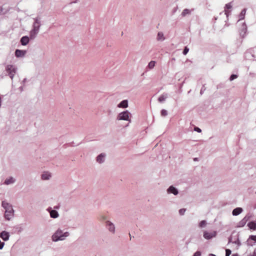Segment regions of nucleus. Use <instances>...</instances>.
Masks as SVG:
<instances>
[{
  "instance_id": "cd10ccee",
  "label": "nucleus",
  "mask_w": 256,
  "mask_h": 256,
  "mask_svg": "<svg viewBox=\"0 0 256 256\" xmlns=\"http://www.w3.org/2000/svg\"><path fill=\"white\" fill-rule=\"evenodd\" d=\"M167 111L165 110H162L161 111V115L163 116H166L167 115Z\"/></svg>"
},
{
  "instance_id": "a878e982",
  "label": "nucleus",
  "mask_w": 256,
  "mask_h": 256,
  "mask_svg": "<svg viewBox=\"0 0 256 256\" xmlns=\"http://www.w3.org/2000/svg\"><path fill=\"white\" fill-rule=\"evenodd\" d=\"M190 13V11L188 9H185L183 10V12H182V16H185L186 15L188 14H189Z\"/></svg>"
},
{
  "instance_id": "393cba45",
  "label": "nucleus",
  "mask_w": 256,
  "mask_h": 256,
  "mask_svg": "<svg viewBox=\"0 0 256 256\" xmlns=\"http://www.w3.org/2000/svg\"><path fill=\"white\" fill-rule=\"evenodd\" d=\"M156 62L155 61H151L149 62L148 67L150 69H152L154 68L155 66Z\"/></svg>"
},
{
  "instance_id": "7c9ffc66",
  "label": "nucleus",
  "mask_w": 256,
  "mask_h": 256,
  "mask_svg": "<svg viewBox=\"0 0 256 256\" xmlns=\"http://www.w3.org/2000/svg\"><path fill=\"white\" fill-rule=\"evenodd\" d=\"M188 50H189L188 48H187L186 46L185 47V48L183 51L184 54L186 55L188 54Z\"/></svg>"
},
{
  "instance_id": "2eb2a0df",
  "label": "nucleus",
  "mask_w": 256,
  "mask_h": 256,
  "mask_svg": "<svg viewBox=\"0 0 256 256\" xmlns=\"http://www.w3.org/2000/svg\"><path fill=\"white\" fill-rule=\"evenodd\" d=\"M128 106V102L127 100H124L121 102L118 105V107L126 108Z\"/></svg>"
},
{
  "instance_id": "4c0bfd02",
  "label": "nucleus",
  "mask_w": 256,
  "mask_h": 256,
  "mask_svg": "<svg viewBox=\"0 0 256 256\" xmlns=\"http://www.w3.org/2000/svg\"><path fill=\"white\" fill-rule=\"evenodd\" d=\"M248 256H256V250L252 254H250Z\"/></svg>"
},
{
  "instance_id": "f257e3e1",
  "label": "nucleus",
  "mask_w": 256,
  "mask_h": 256,
  "mask_svg": "<svg viewBox=\"0 0 256 256\" xmlns=\"http://www.w3.org/2000/svg\"><path fill=\"white\" fill-rule=\"evenodd\" d=\"M2 206L5 209L4 216L5 218L10 220L14 216V210L12 206L6 201H2Z\"/></svg>"
},
{
  "instance_id": "5701e85b",
  "label": "nucleus",
  "mask_w": 256,
  "mask_h": 256,
  "mask_svg": "<svg viewBox=\"0 0 256 256\" xmlns=\"http://www.w3.org/2000/svg\"><path fill=\"white\" fill-rule=\"evenodd\" d=\"M158 40H163L164 39V34L162 32H159L158 34Z\"/></svg>"
},
{
  "instance_id": "7ed1b4c3",
  "label": "nucleus",
  "mask_w": 256,
  "mask_h": 256,
  "mask_svg": "<svg viewBox=\"0 0 256 256\" xmlns=\"http://www.w3.org/2000/svg\"><path fill=\"white\" fill-rule=\"evenodd\" d=\"M17 68L15 66L8 64L6 67V70L10 77L12 79L16 72Z\"/></svg>"
},
{
  "instance_id": "c85d7f7f",
  "label": "nucleus",
  "mask_w": 256,
  "mask_h": 256,
  "mask_svg": "<svg viewBox=\"0 0 256 256\" xmlns=\"http://www.w3.org/2000/svg\"><path fill=\"white\" fill-rule=\"evenodd\" d=\"M231 254V250L229 249H226V256H230Z\"/></svg>"
},
{
  "instance_id": "9d476101",
  "label": "nucleus",
  "mask_w": 256,
  "mask_h": 256,
  "mask_svg": "<svg viewBox=\"0 0 256 256\" xmlns=\"http://www.w3.org/2000/svg\"><path fill=\"white\" fill-rule=\"evenodd\" d=\"M232 8V5L231 4V3H228L226 4L225 6V10L224 12L225 14L227 16L230 14V11L228 10L229 9H230Z\"/></svg>"
},
{
  "instance_id": "ddd939ff",
  "label": "nucleus",
  "mask_w": 256,
  "mask_h": 256,
  "mask_svg": "<svg viewBox=\"0 0 256 256\" xmlns=\"http://www.w3.org/2000/svg\"><path fill=\"white\" fill-rule=\"evenodd\" d=\"M38 30H35L34 28H32V30L30 32V39H34L36 36V34H38Z\"/></svg>"
},
{
  "instance_id": "f3484780",
  "label": "nucleus",
  "mask_w": 256,
  "mask_h": 256,
  "mask_svg": "<svg viewBox=\"0 0 256 256\" xmlns=\"http://www.w3.org/2000/svg\"><path fill=\"white\" fill-rule=\"evenodd\" d=\"M242 211V209L240 208H234L232 211V214L234 216H238L240 214Z\"/></svg>"
},
{
  "instance_id": "6e6552de",
  "label": "nucleus",
  "mask_w": 256,
  "mask_h": 256,
  "mask_svg": "<svg viewBox=\"0 0 256 256\" xmlns=\"http://www.w3.org/2000/svg\"><path fill=\"white\" fill-rule=\"evenodd\" d=\"M40 26V18H35L34 22L33 24V28L38 30Z\"/></svg>"
},
{
  "instance_id": "20e7f679",
  "label": "nucleus",
  "mask_w": 256,
  "mask_h": 256,
  "mask_svg": "<svg viewBox=\"0 0 256 256\" xmlns=\"http://www.w3.org/2000/svg\"><path fill=\"white\" fill-rule=\"evenodd\" d=\"M130 113L128 111L123 112L118 114L117 119L118 120H124L130 122L129 118Z\"/></svg>"
},
{
  "instance_id": "473e14b6",
  "label": "nucleus",
  "mask_w": 256,
  "mask_h": 256,
  "mask_svg": "<svg viewBox=\"0 0 256 256\" xmlns=\"http://www.w3.org/2000/svg\"><path fill=\"white\" fill-rule=\"evenodd\" d=\"M246 220L245 218H244L242 220V221L240 222V224H242V226H243L246 222Z\"/></svg>"
},
{
  "instance_id": "4468645a",
  "label": "nucleus",
  "mask_w": 256,
  "mask_h": 256,
  "mask_svg": "<svg viewBox=\"0 0 256 256\" xmlns=\"http://www.w3.org/2000/svg\"><path fill=\"white\" fill-rule=\"evenodd\" d=\"M168 193H172L174 195H176L178 194V190L174 186H170L168 190Z\"/></svg>"
},
{
  "instance_id": "9b49d317",
  "label": "nucleus",
  "mask_w": 256,
  "mask_h": 256,
  "mask_svg": "<svg viewBox=\"0 0 256 256\" xmlns=\"http://www.w3.org/2000/svg\"><path fill=\"white\" fill-rule=\"evenodd\" d=\"M20 42L22 45L26 46L29 42V38L27 36H24L20 40Z\"/></svg>"
},
{
  "instance_id": "f03ea898",
  "label": "nucleus",
  "mask_w": 256,
  "mask_h": 256,
  "mask_svg": "<svg viewBox=\"0 0 256 256\" xmlns=\"http://www.w3.org/2000/svg\"><path fill=\"white\" fill-rule=\"evenodd\" d=\"M69 234L68 232H65L62 234V232L60 230H57L56 233L52 236V239L53 241L62 240L64 238L68 236Z\"/></svg>"
},
{
  "instance_id": "58836bf2",
  "label": "nucleus",
  "mask_w": 256,
  "mask_h": 256,
  "mask_svg": "<svg viewBox=\"0 0 256 256\" xmlns=\"http://www.w3.org/2000/svg\"><path fill=\"white\" fill-rule=\"evenodd\" d=\"M209 256H215V255H214V254H210L209 255Z\"/></svg>"
},
{
  "instance_id": "f8f14e48",
  "label": "nucleus",
  "mask_w": 256,
  "mask_h": 256,
  "mask_svg": "<svg viewBox=\"0 0 256 256\" xmlns=\"http://www.w3.org/2000/svg\"><path fill=\"white\" fill-rule=\"evenodd\" d=\"M14 182H15V179L12 177H10V178H6L5 180L4 184L6 185H9V184L14 183Z\"/></svg>"
},
{
  "instance_id": "f704fd0d",
  "label": "nucleus",
  "mask_w": 256,
  "mask_h": 256,
  "mask_svg": "<svg viewBox=\"0 0 256 256\" xmlns=\"http://www.w3.org/2000/svg\"><path fill=\"white\" fill-rule=\"evenodd\" d=\"M4 245V242H1V240H0V250L2 249Z\"/></svg>"
},
{
  "instance_id": "e433bc0d",
  "label": "nucleus",
  "mask_w": 256,
  "mask_h": 256,
  "mask_svg": "<svg viewBox=\"0 0 256 256\" xmlns=\"http://www.w3.org/2000/svg\"><path fill=\"white\" fill-rule=\"evenodd\" d=\"M242 30H244V34H246V25L244 24L242 25Z\"/></svg>"
},
{
  "instance_id": "c756f323",
  "label": "nucleus",
  "mask_w": 256,
  "mask_h": 256,
  "mask_svg": "<svg viewBox=\"0 0 256 256\" xmlns=\"http://www.w3.org/2000/svg\"><path fill=\"white\" fill-rule=\"evenodd\" d=\"M186 210L185 208H182L180 210L179 213L180 215H183L184 214Z\"/></svg>"
},
{
  "instance_id": "39448f33",
  "label": "nucleus",
  "mask_w": 256,
  "mask_h": 256,
  "mask_svg": "<svg viewBox=\"0 0 256 256\" xmlns=\"http://www.w3.org/2000/svg\"><path fill=\"white\" fill-rule=\"evenodd\" d=\"M216 232L212 230L211 232L204 231V237L206 240H210L216 237Z\"/></svg>"
},
{
  "instance_id": "a211bd4d",
  "label": "nucleus",
  "mask_w": 256,
  "mask_h": 256,
  "mask_svg": "<svg viewBox=\"0 0 256 256\" xmlns=\"http://www.w3.org/2000/svg\"><path fill=\"white\" fill-rule=\"evenodd\" d=\"M104 156L105 155L104 154H101L97 157V162H98L99 163L103 162L104 161Z\"/></svg>"
},
{
  "instance_id": "4be33fe9",
  "label": "nucleus",
  "mask_w": 256,
  "mask_h": 256,
  "mask_svg": "<svg viewBox=\"0 0 256 256\" xmlns=\"http://www.w3.org/2000/svg\"><path fill=\"white\" fill-rule=\"evenodd\" d=\"M41 178L43 180H48V173L46 172H44L41 175Z\"/></svg>"
},
{
  "instance_id": "bb28decb",
  "label": "nucleus",
  "mask_w": 256,
  "mask_h": 256,
  "mask_svg": "<svg viewBox=\"0 0 256 256\" xmlns=\"http://www.w3.org/2000/svg\"><path fill=\"white\" fill-rule=\"evenodd\" d=\"M206 222L205 220H202L199 224V226L200 228L204 227L206 226Z\"/></svg>"
},
{
  "instance_id": "72a5a7b5",
  "label": "nucleus",
  "mask_w": 256,
  "mask_h": 256,
  "mask_svg": "<svg viewBox=\"0 0 256 256\" xmlns=\"http://www.w3.org/2000/svg\"><path fill=\"white\" fill-rule=\"evenodd\" d=\"M201 256V252L200 251L196 252L194 254V256Z\"/></svg>"
},
{
  "instance_id": "c9c22d12",
  "label": "nucleus",
  "mask_w": 256,
  "mask_h": 256,
  "mask_svg": "<svg viewBox=\"0 0 256 256\" xmlns=\"http://www.w3.org/2000/svg\"><path fill=\"white\" fill-rule=\"evenodd\" d=\"M194 130L195 131H196L198 132H202L201 130L198 127H195Z\"/></svg>"
},
{
  "instance_id": "6ab92c4d",
  "label": "nucleus",
  "mask_w": 256,
  "mask_h": 256,
  "mask_svg": "<svg viewBox=\"0 0 256 256\" xmlns=\"http://www.w3.org/2000/svg\"><path fill=\"white\" fill-rule=\"evenodd\" d=\"M248 226L250 230H256V224L254 222H250L248 224Z\"/></svg>"
},
{
  "instance_id": "2f4dec72",
  "label": "nucleus",
  "mask_w": 256,
  "mask_h": 256,
  "mask_svg": "<svg viewBox=\"0 0 256 256\" xmlns=\"http://www.w3.org/2000/svg\"><path fill=\"white\" fill-rule=\"evenodd\" d=\"M237 78V76L236 74H232L230 77V80H232Z\"/></svg>"
},
{
  "instance_id": "aec40b11",
  "label": "nucleus",
  "mask_w": 256,
  "mask_h": 256,
  "mask_svg": "<svg viewBox=\"0 0 256 256\" xmlns=\"http://www.w3.org/2000/svg\"><path fill=\"white\" fill-rule=\"evenodd\" d=\"M106 226H108V228L109 229V230L110 231V232H114V225L110 223V222H106Z\"/></svg>"
},
{
  "instance_id": "dca6fc26",
  "label": "nucleus",
  "mask_w": 256,
  "mask_h": 256,
  "mask_svg": "<svg viewBox=\"0 0 256 256\" xmlns=\"http://www.w3.org/2000/svg\"><path fill=\"white\" fill-rule=\"evenodd\" d=\"M49 212L50 214V216L52 218H56L58 216V212L55 210H51L50 211V210L49 209Z\"/></svg>"
},
{
  "instance_id": "423d86ee",
  "label": "nucleus",
  "mask_w": 256,
  "mask_h": 256,
  "mask_svg": "<svg viewBox=\"0 0 256 256\" xmlns=\"http://www.w3.org/2000/svg\"><path fill=\"white\" fill-rule=\"evenodd\" d=\"M256 243V236H250L246 241L248 246H253Z\"/></svg>"
},
{
  "instance_id": "ea45409f",
  "label": "nucleus",
  "mask_w": 256,
  "mask_h": 256,
  "mask_svg": "<svg viewBox=\"0 0 256 256\" xmlns=\"http://www.w3.org/2000/svg\"><path fill=\"white\" fill-rule=\"evenodd\" d=\"M233 256H236L234 255Z\"/></svg>"
},
{
  "instance_id": "1a4fd4ad",
  "label": "nucleus",
  "mask_w": 256,
  "mask_h": 256,
  "mask_svg": "<svg viewBox=\"0 0 256 256\" xmlns=\"http://www.w3.org/2000/svg\"><path fill=\"white\" fill-rule=\"evenodd\" d=\"M26 52L24 50H16L15 51L16 56L18 58L23 57L26 54Z\"/></svg>"
},
{
  "instance_id": "412c9836",
  "label": "nucleus",
  "mask_w": 256,
  "mask_h": 256,
  "mask_svg": "<svg viewBox=\"0 0 256 256\" xmlns=\"http://www.w3.org/2000/svg\"><path fill=\"white\" fill-rule=\"evenodd\" d=\"M246 9H244V10H242L241 11V12H240V16H240V20H242V19L244 18V16L246 14Z\"/></svg>"
},
{
  "instance_id": "b1692460",
  "label": "nucleus",
  "mask_w": 256,
  "mask_h": 256,
  "mask_svg": "<svg viewBox=\"0 0 256 256\" xmlns=\"http://www.w3.org/2000/svg\"><path fill=\"white\" fill-rule=\"evenodd\" d=\"M166 98V94H162L158 98V101L160 102H162L163 101L165 100Z\"/></svg>"
},
{
  "instance_id": "0eeeda50",
  "label": "nucleus",
  "mask_w": 256,
  "mask_h": 256,
  "mask_svg": "<svg viewBox=\"0 0 256 256\" xmlns=\"http://www.w3.org/2000/svg\"><path fill=\"white\" fill-rule=\"evenodd\" d=\"M0 238L4 241H7L9 240L10 234L6 231H2L0 233Z\"/></svg>"
}]
</instances>
